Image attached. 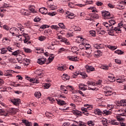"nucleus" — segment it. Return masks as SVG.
<instances>
[{"instance_id": "obj_50", "label": "nucleus", "mask_w": 126, "mask_h": 126, "mask_svg": "<svg viewBox=\"0 0 126 126\" xmlns=\"http://www.w3.org/2000/svg\"><path fill=\"white\" fill-rule=\"evenodd\" d=\"M101 29L97 28L96 29V32H99V34H101V35H103V34H105V31H101V32L99 31Z\"/></svg>"}, {"instance_id": "obj_14", "label": "nucleus", "mask_w": 126, "mask_h": 126, "mask_svg": "<svg viewBox=\"0 0 126 126\" xmlns=\"http://www.w3.org/2000/svg\"><path fill=\"white\" fill-rule=\"evenodd\" d=\"M94 114L95 115H98V116H102L103 115V112L101 111L99 109L96 108L94 110Z\"/></svg>"}, {"instance_id": "obj_49", "label": "nucleus", "mask_w": 126, "mask_h": 126, "mask_svg": "<svg viewBox=\"0 0 126 126\" xmlns=\"http://www.w3.org/2000/svg\"><path fill=\"white\" fill-rule=\"evenodd\" d=\"M59 27H60V28H62V29H64V28H65V26H64L63 23H59Z\"/></svg>"}, {"instance_id": "obj_7", "label": "nucleus", "mask_w": 126, "mask_h": 126, "mask_svg": "<svg viewBox=\"0 0 126 126\" xmlns=\"http://www.w3.org/2000/svg\"><path fill=\"white\" fill-rule=\"evenodd\" d=\"M58 39L61 40V42H63L66 44L67 45H69V41L67 40V39L64 37H63V36L60 35L58 36Z\"/></svg>"}, {"instance_id": "obj_64", "label": "nucleus", "mask_w": 126, "mask_h": 126, "mask_svg": "<svg viewBox=\"0 0 126 126\" xmlns=\"http://www.w3.org/2000/svg\"><path fill=\"white\" fill-rule=\"evenodd\" d=\"M63 126H69V123L65 122V123L63 124Z\"/></svg>"}, {"instance_id": "obj_5", "label": "nucleus", "mask_w": 126, "mask_h": 126, "mask_svg": "<svg viewBox=\"0 0 126 126\" xmlns=\"http://www.w3.org/2000/svg\"><path fill=\"white\" fill-rule=\"evenodd\" d=\"M105 121H106V124H110L111 125H113L114 126H119V125H120V123L117 122V120H116L107 121V119H105Z\"/></svg>"}, {"instance_id": "obj_18", "label": "nucleus", "mask_w": 126, "mask_h": 126, "mask_svg": "<svg viewBox=\"0 0 126 126\" xmlns=\"http://www.w3.org/2000/svg\"><path fill=\"white\" fill-rule=\"evenodd\" d=\"M14 72V71L12 70H8L6 71V73L4 74L5 76H11L12 74L11 73H13Z\"/></svg>"}, {"instance_id": "obj_60", "label": "nucleus", "mask_w": 126, "mask_h": 126, "mask_svg": "<svg viewBox=\"0 0 126 126\" xmlns=\"http://www.w3.org/2000/svg\"><path fill=\"white\" fill-rule=\"evenodd\" d=\"M101 68L102 69H104L105 70H108V69H109V66H106V65L102 66H101Z\"/></svg>"}, {"instance_id": "obj_39", "label": "nucleus", "mask_w": 126, "mask_h": 126, "mask_svg": "<svg viewBox=\"0 0 126 126\" xmlns=\"http://www.w3.org/2000/svg\"><path fill=\"white\" fill-rule=\"evenodd\" d=\"M87 84H88V87L89 88H90L91 89V86H94V85H95V83L91 82H87Z\"/></svg>"}, {"instance_id": "obj_29", "label": "nucleus", "mask_w": 126, "mask_h": 126, "mask_svg": "<svg viewBox=\"0 0 126 126\" xmlns=\"http://www.w3.org/2000/svg\"><path fill=\"white\" fill-rule=\"evenodd\" d=\"M72 113L74 115H75V116H80L81 115V112L79 111H75L73 110L72 111Z\"/></svg>"}, {"instance_id": "obj_12", "label": "nucleus", "mask_w": 126, "mask_h": 126, "mask_svg": "<svg viewBox=\"0 0 126 126\" xmlns=\"http://www.w3.org/2000/svg\"><path fill=\"white\" fill-rule=\"evenodd\" d=\"M114 32H116L115 28H114L113 27H110V28L109 29V31L108 32L109 35H111V36H114Z\"/></svg>"}, {"instance_id": "obj_16", "label": "nucleus", "mask_w": 126, "mask_h": 126, "mask_svg": "<svg viewBox=\"0 0 126 126\" xmlns=\"http://www.w3.org/2000/svg\"><path fill=\"white\" fill-rule=\"evenodd\" d=\"M79 39H80L81 42H82V45H86L87 44H88V41L86 40V39H84L82 38V37H78Z\"/></svg>"}, {"instance_id": "obj_41", "label": "nucleus", "mask_w": 126, "mask_h": 126, "mask_svg": "<svg viewBox=\"0 0 126 126\" xmlns=\"http://www.w3.org/2000/svg\"><path fill=\"white\" fill-rule=\"evenodd\" d=\"M47 100H49V101H50L52 102V103L55 102V98H54V97H51V96L47 97Z\"/></svg>"}, {"instance_id": "obj_47", "label": "nucleus", "mask_w": 126, "mask_h": 126, "mask_svg": "<svg viewBox=\"0 0 126 126\" xmlns=\"http://www.w3.org/2000/svg\"><path fill=\"white\" fill-rule=\"evenodd\" d=\"M73 36V33L72 32H67L66 34V37L67 38H69V37H72Z\"/></svg>"}, {"instance_id": "obj_34", "label": "nucleus", "mask_w": 126, "mask_h": 126, "mask_svg": "<svg viewBox=\"0 0 126 126\" xmlns=\"http://www.w3.org/2000/svg\"><path fill=\"white\" fill-rule=\"evenodd\" d=\"M110 23V25H111V27H113V25H115L116 24V21L114 20H110L109 21Z\"/></svg>"}, {"instance_id": "obj_52", "label": "nucleus", "mask_w": 126, "mask_h": 126, "mask_svg": "<svg viewBox=\"0 0 126 126\" xmlns=\"http://www.w3.org/2000/svg\"><path fill=\"white\" fill-rule=\"evenodd\" d=\"M7 52V50H5L4 48H2V49L1 50V54L2 55H4V54H6V52Z\"/></svg>"}, {"instance_id": "obj_30", "label": "nucleus", "mask_w": 126, "mask_h": 126, "mask_svg": "<svg viewBox=\"0 0 126 126\" xmlns=\"http://www.w3.org/2000/svg\"><path fill=\"white\" fill-rule=\"evenodd\" d=\"M102 25H103V26H105V27H106L107 29H109L111 28V25H110V24H109L108 23L106 22H103L102 23Z\"/></svg>"}, {"instance_id": "obj_38", "label": "nucleus", "mask_w": 126, "mask_h": 126, "mask_svg": "<svg viewBox=\"0 0 126 126\" xmlns=\"http://www.w3.org/2000/svg\"><path fill=\"white\" fill-rule=\"evenodd\" d=\"M72 28L74 29V31H81V29L80 28H78L77 26H73L72 27Z\"/></svg>"}, {"instance_id": "obj_63", "label": "nucleus", "mask_w": 126, "mask_h": 126, "mask_svg": "<svg viewBox=\"0 0 126 126\" xmlns=\"http://www.w3.org/2000/svg\"><path fill=\"white\" fill-rule=\"evenodd\" d=\"M114 28L115 29V32H116V33H121V29H119L117 27H115Z\"/></svg>"}, {"instance_id": "obj_9", "label": "nucleus", "mask_w": 126, "mask_h": 126, "mask_svg": "<svg viewBox=\"0 0 126 126\" xmlns=\"http://www.w3.org/2000/svg\"><path fill=\"white\" fill-rule=\"evenodd\" d=\"M94 49H104V44H95L94 45Z\"/></svg>"}, {"instance_id": "obj_40", "label": "nucleus", "mask_w": 126, "mask_h": 126, "mask_svg": "<svg viewBox=\"0 0 126 126\" xmlns=\"http://www.w3.org/2000/svg\"><path fill=\"white\" fill-rule=\"evenodd\" d=\"M57 103L59 105H64V101L59 99L57 100Z\"/></svg>"}, {"instance_id": "obj_20", "label": "nucleus", "mask_w": 126, "mask_h": 126, "mask_svg": "<svg viewBox=\"0 0 126 126\" xmlns=\"http://www.w3.org/2000/svg\"><path fill=\"white\" fill-rule=\"evenodd\" d=\"M68 59L69 60V61H72L73 62H77V61H78V58H77V57H68Z\"/></svg>"}, {"instance_id": "obj_42", "label": "nucleus", "mask_w": 126, "mask_h": 126, "mask_svg": "<svg viewBox=\"0 0 126 126\" xmlns=\"http://www.w3.org/2000/svg\"><path fill=\"white\" fill-rule=\"evenodd\" d=\"M66 69V66L63 65L58 67V70H65Z\"/></svg>"}, {"instance_id": "obj_10", "label": "nucleus", "mask_w": 126, "mask_h": 126, "mask_svg": "<svg viewBox=\"0 0 126 126\" xmlns=\"http://www.w3.org/2000/svg\"><path fill=\"white\" fill-rule=\"evenodd\" d=\"M102 55H103V54L102 53V52H101V51L100 50H97L94 52V57H95V58H99V57H101Z\"/></svg>"}, {"instance_id": "obj_44", "label": "nucleus", "mask_w": 126, "mask_h": 126, "mask_svg": "<svg viewBox=\"0 0 126 126\" xmlns=\"http://www.w3.org/2000/svg\"><path fill=\"white\" fill-rule=\"evenodd\" d=\"M80 74L82 76V78H86V77L88 76L87 74H86V73L84 72H81Z\"/></svg>"}, {"instance_id": "obj_56", "label": "nucleus", "mask_w": 126, "mask_h": 126, "mask_svg": "<svg viewBox=\"0 0 126 126\" xmlns=\"http://www.w3.org/2000/svg\"><path fill=\"white\" fill-rule=\"evenodd\" d=\"M50 26L47 25H42L40 27L41 29H46V28H49Z\"/></svg>"}, {"instance_id": "obj_6", "label": "nucleus", "mask_w": 126, "mask_h": 126, "mask_svg": "<svg viewBox=\"0 0 126 126\" xmlns=\"http://www.w3.org/2000/svg\"><path fill=\"white\" fill-rule=\"evenodd\" d=\"M116 112H119V115L122 117H125L126 113H125V108H123V107H120V108L116 110Z\"/></svg>"}, {"instance_id": "obj_45", "label": "nucleus", "mask_w": 126, "mask_h": 126, "mask_svg": "<svg viewBox=\"0 0 126 126\" xmlns=\"http://www.w3.org/2000/svg\"><path fill=\"white\" fill-rule=\"evenodd\" d=\"M115 54H118V55H123L124 52L120 50H117L115 51Z\"/></svg>"}, {"instance_id": "obj_22", "label": "nucleus", "mask_w": 126, "mask_h": 126, "mask_svg": "<svg viewBox=\"0 0 126 126\" xmlns=\"http://www.w3.org/2000/svg\"><path fill=\"white\" fill-rule=\"evenodd\" d=\"M72 99L74 101V102H77L79 100V96L76 95V94H74L72 96Z\"/></svg>"}, {"instance_id": "obj_43", "label": "nucleus", "mask_w": 126, "mask_h": 126, "mask_svg": "<svg viewBox=\"0 0 126 126\" xmlns=\"http://www.w3.org/2000/svg\"><path fill=\"white\" fill-rule=\"evenodd\" d=\"M54 59H55V56H50L48 58L49 63H51L53 61H54Z\"/></svg>"}, {"instance_id": "obj_35", "label": "nucleus", "mask_w": 126, "mask_h": 126, "mask_svg": "<svg viewBox=\"0 0 126 126\" xmlns=\"http://www.w3.org/2000/svg\"><path fill=\"white\" fill-rule=\"evenodd\" d=\"M108 48L111 50V51H115V50L117 49V46L109 45Z\"/></svg>"}, {"instance_id": "obj_21", "label": "nucleus", "mask_w": 126, "mask_h": 126, "mask_svg": "<svg viewBox=\"0 0 126 126\" xmlns=\"http://www.w3.org/2000/svg\"><path fill=\"white\" fill-rule=\"evenodd\" d=\"M0 115L1 116H5V117H7V116H8V113H5L4 110L1 109H0Z\"/></svg>"}, {"instance_id": "obj_46", "label": "nucleus", "mask_w": 126, "mask_h": 126, "mask_svg": "<svg viewBox=\"0 0 126 126\" xmlns=\"http://www.w3.org/2000/svg\"><path fill=\"white\" fill-rule=\"evenodd\" d=\"M51 29H55V30H59V28H60V27H59L57 25H52L51 26Z\"/></svg>"}, {"instance_id": "obj_51", "label": "nucleus", "mask_w": 126, "mask_h": 126, "mask_svg": "<svg viewBox=\"0 0 126 126\" xmlns=\"http://www.w3.org/2000/svg\"><path fill=\"white\" fill-rule=\"evenodd\" d=\"M66 18H68L69 19H73V18H74V14H71L70 16H66Z\"/></svg>"}, {"instance_id": "obj_28", "label": "nucleus", "mask_w": 126, "mask_h": 126, "mask_svg": "<svg viewBox=\"0 0 126 126\" xmlns=\"http://www.w3.org/2000/svg\"><path fill=\"white\" fill-rule=\"evenodd\" d=\"M112 75V76H108V80L110 82H114V81H116V80L115 79V77H114L113 75Z\"/></svg>"}, {"instance_id": "obj_27", "label": "nucleus", "mask_w": 126, "mask_h": 126, "mask_svg": "<svg viewBox=\"0 0 126 126\" xmlns=\"http://www.w3.org/2000/svg\"><path fill=\"white\" fill-rule=\"evenodd\" d=\"M102 16H104V17H106V16H110V12L105 11L102 12Z\"/></svg>"}, {"instance_id": "obj_25", "label": "nucleus", "mask_w": 126, "mask_h": 126, "mask_svg": "<svg viewBox=\"0 0 126 126\" xmlns=\"http://www.w3.org/2000/svg\"><path fill=\"white\" fill-rule=\"evenodd\" d=\"M103 114H104L105 115H111V114H112V110L111 109H109V110H103Z\"/></svg>"}, {"instance_id": "obj_11", "label": "nucleus", "mask_w": 126, "mask_h": 126, "mask_svg": "<svg viewBox=\"0 0 126 126\" xmlns=\"http://www.w3.org/2000/svg\"><path fill=\"white\" fill-rule=\"evenodd\" d=\"M37 63H39V64H44L45 63H46V58H40L37 59Z\"/></svg>"}, {"instance_id": "obj_24", "label": "nucleus", "mask_w": 126, "mask_h": 126, "mask_svg": "<svg viewBox=\"0 0 126 126\" xmlns=\"http://www.w3.org/2000/svg\"><path fill=\"white\" fill-rule=\"evenodd\" d=\"M39 11L41 12V13H42V14H46L47 12V9L42 7L40 8L39 9Z\"/></svg>"}, {"instance_id": "obj_31", "label": "nucleus", "mask_w": 126, "mask_h": 126, "mask_svg": "<svg viewBox=\"0 0 126 126\" xmlns=\"http://www.w3.org/2000/svg\"><path fill=\"white\" fill-rule=\"evenodd\" d=\"M84 86H86V85H84L83 84H80L79 85V88L81 90H86V89H85V88L84 87Z\"/></svg>"}, {"instance_id": "obj_54", "label": "nucleus", "mask_w": 126, "mask_h": 126, "mask_svg": "<svg viewBox=\"0 0 126 126\" xmlns=\"http://www.w3.org/2000/svg\"><path fill=\"white\" fill-rule=\"evenodd\" d=\"M116 119H117V121H119V122H121V121H124V118L121 117L120 116H116Z\"/></svg>"}, {"instance_id": "obj_15", "label": "nucleus", "mask_w": 126, "mask_h": 126, "mask_svg": "<svg viewBox=\"0 0 126 126\" xmlns=\"http://www.w3.org/2000/svg\"><path fill=\"white\" fill-rule=\"evenodd\" d=\"M12 103H13L14 105H19L20 103V99L17 98L11 100Z\"/></svg>"}, {"instance_id": "obj_19", "label": "nucleus", "mask_w": 126, "mask_h": 126, "mask_svg": "<svg viewBox=\"0 0 126 126\" xmlns=\"http://www.w3.org/2000/svg\"><path fill=\"white\" fill-rule=\"evenodd\" d=\"M120 107H126V100L123 99L121 100L120 104Z\"/></svg>"}, {"instance_id": "obj_8", "label": "nucleus", "mask_w": 126, "mask_h": 126, "mask_svg": "<svg viewBox=\"0 0 126 126\" xmlns=\"http://www.w3.org/2000/svg\"><path fill=\"white\" fill-rule=\"evenodd\" d=\"M17 112V109L15 108H10L8 111L7 114L8 115H13L14 114H16Z\"/></svg>"}, {"instance_id": "obj_26", "label": "nucleus", "mask_w": 126, "mask_h": 126, "mask_svg": "<svg viewBox=\"0 0 126 126\" xmlns=\"http://www.w3.org/2000/svg\"><path fill=\"white\" fill-rule=\"evenodd\" d=\"M37 54H43L44 53V49L41 48H37L36 49Z\"/></svg>"}, {"instance_id": "obj_2", "label": "nucleus", "mask_w": 126, "mask_h": 126, "mask_svg": "<svg viewBox=\"0 0 126 126\" xmlns=\"http://www.w3.org/2000/svg\"><path fill=\"white\" fill-rule=\"evenodd\" d=\"M104 93L105 96H111L112 95V89L109 87H105L104 88Z\"/></svg>"}, {"instance_id": "obj_61", "label": "nucleus", "mask_w": 126, "mask_h": 126, "mask_svg": "<svg viewBox=\"0 0 126 126\" xmlns=\"http://www.w3.org/2000/svg\"><path fill=\"white\" fill-rule=\"evenodd\" d=\"M115 62L116 63H118V64H121L122 63V62L119 59H115Z\"/></svg>"}, {"instance_id": "obj_23", "label": "nucleus", "mask_w": 126, "mask_h": 126, "mask_svg": "<svg viewBox=\"0 0 126 126\" xmlns=\"http://www.w3.org/2000/svg\"><path fill=\"white\" fill-rule=\"evenodd\" d=\"M81 110L82 112H86L87 111H90V110H92V107H87V108H84V107H82ZM83 112V113H84Z\"/></svg>"}, {"instance_id": "obj_58", "label": "nucleus", "mask_w": 126, "mask_h": 126, "mask_svg": "<svg viewBox=\"0 0 126 126\" xmlns=\"http://www.w3.org/2000/svg\"><path fill=\"white\" fill-rule=\"evenodd\" d=\"M88 125L89 126H94V123H93V122H92V121H89L88 122Z\"/></svg>"}, {"instance_id": "obj_53", "label": "nucleus", "mask_w": 126, "mask_h": 126, "mask_svg": "<svg viewBox=\"0 0 126 126\" xmlns=\"http://www.w3.org/2000/svg\"><path fill=\"white\" fill-rule=\"evenodd\" d=\"M6 7H9V4L4 3L2 5V6L1 7V8H6Z\"/></svg>"}, {"instance_id": "obj_48", "label": "nucleus", "mask_w": 126, "mask_h": 126, "mask_svg": "<svg viewBox=\"0 0 126 126\" xmlns=\"http://www.w3.org/2000/svg\"><path fill=\"white\" fill-rule=\"evenodd\" d=\"M38 40H39V41H44V40H46V36H40L38 37Z\"/></svg>"}, {"instance_id": "obj_33", "label": "nucleus", "mask_w": 126, "mask_h": 126, "mask_svg": "<svg viewBox=\"0 0 126 126\" xmlns=\"http://www.w3.org/2000/svg\"><path fill=\"white\" fill-rule=\"evenodd\" d=\"M91 17L95 19H98L99 18V15L96 13H94L92 14Z\"/></svg>"}, {"instance_id": "obj_32", "label": "nucleus", "mask_w": 126, "mask_h": 126, "mask_svg": "<svg viewBox=\"0 0 126 126\" xmlns=\"http://www.w3.org/2000/svg\"><path fill=\"white\" fill-rule=\"evenodd\" d=\"M41 95L42 94H41V93L40 92H36L34 94V96L36 98H40L41 97Z\"/></svg>"}, {"instance_id": "obj_13", "label": "nucleus", "mask_w": 126, "mask_h": 126, "mask_svg": "<svg viewBox=\"0 0 126 126\" xmlns=\"http://www.w3.org/2000/svg\"><path fill=\"white\" fill-rule=\"evenodd\" d=\"M22 122L23 124H24V125H25L26 126H32V122H29L27 120H23Z\"/></svg>"}, {"instance_id": "obj_59", "label": "nucleus", "mask_w": 126, "mask_h": 126, "mask_svg": "<svg viewBox=\"0 0 126 126\" xmlns=\"http://www.w3.org/2000/svg\"><path fill=\"white\" fill-rule=\"evenodd\" d=\"M23 62L24 63H26V64L28 65V63H29V60L27 59H24L23 60Z\"/></svg>"}, {"instance_id": "obj_1", "label": "nucleus", "mask_w": 126, "mask_h": 126, "mask_svg": "<svg viewBox=\"0 0 126 126\" xmlns=\"http://www.w3.org/2000/svg\"><path fill=\"white\" fill-rule=\"evenodd\" d=\"M18 37V38H20V39H19V41H22L23 37L25 38V39L24 40L25 44H27V42L30 40V37L28 36V34L25 33H24L22 35H19Z\"/></svg>"}, {"instance_id": "obj_17", "label": "nucleus", "mask_w": 126, "mask_h": 126, "mask_svg": "<svg viewBox=\"0 0 126 126\" xmlns=\"http://www.w3.org/2000/svg\"><path fill=\"white\" fill-rule=\"evenodd\" d=\"M85 68L87 69V70H90V71H95V68L92 66L86 65Z\"/></svg>"}, {"instance_id": "obj_62", "label": "nucleus", "mask_w": 126, "mask_h": 126, "mask_svg": "<svg viewBox=\"0 0 126 126\" xmlns=\"http://www.w3.org/2000/svg\"><path fill=\"white\" fill-rule=\"evenodd\" d=\"M50 86H51V85H50V84H44V87L46 89H48L49 88H50Z\"/></svg>"}, {"instance_id": "obj_3", "label": "nucleus", "mask_w": 126, "mask_h": 126, "mask_svg": "<svg viewBox=\"0 0 126 126\" xmlns=\"http://www.w3.org/2000/svg\"><path fill=\"white\" fill-rule=\"evenodd\" d=\"M3 29H5V30H7V31H8L10 29V32L12 34V35H14V32H12V31H19V30L16 29V28H9L8 26H3Z\"/></svg>"}, {"instance_id": "obj_36", "label": "nucleus", "mask_w": 126, "mask_h": 126, "mask_svg": "<svg viewBox=\"0 0 126 126\" xmlns=\"http://www.w3.org/2000/svg\"><path fill=\"white\" fill-rule=\"evenodd\" d=\"M30 82H32V83H39V81L37 79H30Z\"/></svg>"}, {"instance_id": "obj_57", "label": "nucleus", "mask_w": 126, "mask_h": 126, "mask_svg": "<svg viewBox=\"0 0 126 126\" xmlns=\"http://www.w3.org/2000/svg\"><path fill=\"white\" fill-rule=\"evenodd\" d=\"M18 54H19V50H17V51H15L14 52H13L12 53V55L13 56H17V55H18Z\"/></svg>"}, {"instance_id": "obj_55", "label": "nucleus", "mask_w": 126, "mask_h": 126, "mask_svg": "<svg viewBox=\"0 0 126 126\" xmlns=\"http://www.w3.org/2000/svg\"><path fill=\"white\" fill-rule=\"evenodd\" d=\"M85 48L86 49V50H88V49H90V47H91V46L90 45V44L87 43V44H85Z\"/></svg>"}, {"instance_id": "obj_4", "label": "nucleus", "mask_w": 126, "mask_h": 126, "mask_svg": "<svg viewBox=\"0 0 126 126\" xmlns=\"http://www.w3.org/2000/svg\"><path fill=\"white\" fill-rule=\"evenodd\" d=\"M69 88L71 89V90H73V88L71 86H67L66 87L64 86H61V90H62V91H64L65 94H67V90H66V89H69Z\"/></svg>"}, {"instance_id": "obj_37", "label": "nucleus", "mask_w": 126, "mask_h": 126, "mask_svg": "<svg viewBox=\"0 0 126 126\" xmlns=\"http://www.w3.org/2000/svg\"><path fill=\"white\" fill-rule=\"evenodd\" d=\"M23 50H24L25 53H32V50H31V49H30L29 48H26L24 47L23 48Z\"/></svg>"}]
</instances>
